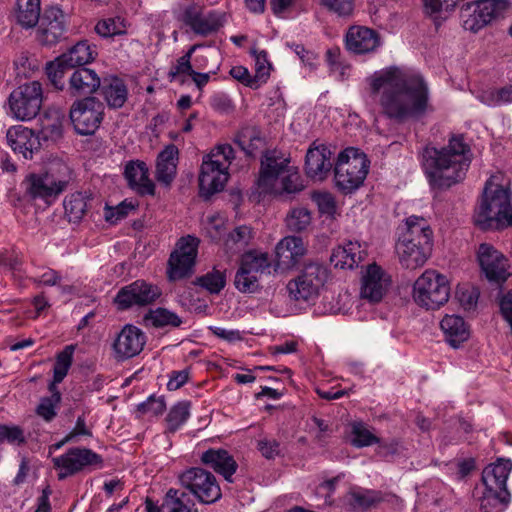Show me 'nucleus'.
<instances>
[{
    "mask_svg": "<svg viewBox=\"0 0 512 512\" xmlns=\"http://www.w3.org/2000/svg\"><path fill=\"white\" fill-rule=\"evenodd\" d=\"M331 155L330 149L325 145L311 146L305 158L307 176L313 179H324L333 166Z\"/></svg>",
    "mask_w": 512,
    "mask_h": 512,
    "instance_id": "27",
    "label": "nucleus"
},
{
    "mask_svg": "<svg viewBox=\"0 0 512 512\" xmlns=\"http://www.w3.org/2000/svg\"><path fill=\"white\" fill-rule=\"evenodd\" d=\"M181 485L202 504H213L221 499V488L215 476L200 467H192L179 477Z\"/></svg>",
    "mask_w": 512,
    "mask_h": 512,
    "instance_id": "9",
    "label": "nucleus"
},
{
    "mask_svg": "<svg viewBox=\"0 0 512 512\" xmlns=\"http://www.w3.org/2000/svg\"><path fill=\"white\" fill-rule=\"evenodd\" d=\"M208 156L214 160L216 159L218 161L225 162L228 169L231 160L234 158V150L231 145L223 144L217 146L210 154H208Z\"/></svg>",
    "mask_w": 512,
    "mask_h": 512,
    "instance_id": "62",
    "label": "nucleus"
},
{
    "mask_svg": "<svg viewBox=\"0 0 512 512\" xmlns=\"http://www.w3.org/2000/svg\"><path fill=\"white\" fill-rule=\"evenodd\" d=\"M45 70L49 81L58 90L65 88L66 81L64 78L69 72H72L71 67L60 61V56L54 61L47 63Z\"/></svg>",
    "mask_w": 512,
    "mask_h": 512,
    "instance_id": "45",
    "label": "nucleus"
},
{
    "mask_svg": "<svg viewBox=\"0 0 512 512\" xmlns=\"http://www.w3.org/2000/svg\"><path fill=\"white\" fill-rule=\"evenodd\" d=\"M256 447L261 455L268 460L275 459L281 453L280 443L275 439L267 437L259 439Z\"/></svg>",
    "mask_w": 512,
    "mask_h": 512,
    "instance_id": "59",
    "label": "nucleus"
},
{
    "mask_svg": "<svg viewBox=\"0 0 512 512\" xmlns=\"http://www.w3.org/2000/svg\"><path fill=\"white\" fill-rule=\"evenodd\" d=\"M185 493H180L176 489H169L165 496V503L171 505L169 512H198V510L192 509L184 503Z\"/></svg>",
    "mask_w": 512,
    "mask_h": 512,
    "instance_id": "56",
    "label": "nucleus"
},
{
    "mask_svg": "<svg viewBox=\"0 0 512 512\" xmlns=\"http://www.w3.org/2000/svg\"><path fill=\"white\" fill-rule=\"evenodd\" d=\"M311 221V212L304 207L292 208L285 218L286 227L293 232L305 231L311 225Z\"/></svg>",
    "mask_w": 512,
    "mask_h": 512,
    "instance_id": "44",
    "label": "nucleus"
},
{
    "mask_svg": "<svg viewBox=\"0 0 512 512\" xmlns=\"http://www.w3.org/2000/svg\"><path fill=\"white\" fill-rule=\"evenodd\" d=\"M481 271L490 283L501 286L510 276L508 259L492 245L482 243L477 251Z\"/></svg>",
    "mask_w": 512,
    "mask_h": 512,
    "instance_id": "18",
    "label": "nucleus"
},
{
    "mask_svg": "<svg viewBox=\"0 0 512 512\" xmlns=\"http://www.w3.org/2000/svg\"><path fill=\"white\" fill-rule=\"evenodd\" d=\"M508 7L507 0H480L461 7L462 25L465 30L478 32Z\"/></svg>",
    "mask_w": 512,
    "mask_h": 512,
    "instance_id": "12",
    "label": "nucleus"
},
{
    "mask_svg": "<svg viewBox=\"0 0 512 512\" xmlns=\"http://www.w3.org/2000/svg\"><path fill=\"white\" fill-rule=\"evenodd\" d=\"M200 47L199 44L192 45L189 50L176 60V63L170 68L168 77L173 81L179 77L191 76L193 73L192 55L195 50Z\"/></svg>",
    "mask_w": 512,
    "mask_h": 512,
    "instance_id": "47",
    "label": "nucleus"
},
{
    "mask_svg": "<svg viewBox=\"0 0 512 512\" xmlns=\"http://www.w3.org/2000/svg\"><path fill=\"white\" fill-rule=\"evenodd\" d=\"M368 95L378 112L389 120L404 123L419 119L429 107V88L415 72L390 66L367 78Z\"/></svg>",
    "mask_w": 512,
    "mask_h": 512,
    "instance_id": "1",
    "label": "nucleus"
},
{
    "mask_svg": "<svg viewBox=\"0 0 512 512\" xmlns=\"http://www.w3.org/2000/svg\"><path fill=\"white\" fill-rule=\"evenodd\" d=\"M349 504L353 509L368 510L383 500L379 491L355 489L349 492Z\"/></svg>",
    "mask_w": 512,
    "mask_h": 512,
    "instance_id": "42",
    "label": "nucleus"
},
{
    "mask_svg": "<svg viewBox=\"0 0 512 512\" xmlns=\"http://www.w3.org/2000/svg\"><path fill=\"white\" fill-rule=\"evenodd\" d=\"M229 178L225 162L214 160L206 155L199 174L200 195L206 199L224 189Z\"/></svg>",
    "mask_w": 512,
    "mask_h": 512,
    "instance_id": "19",
    "label": "nucleus"
},
{
    "mask_svg": "<svg viewBox=\"0 0 512 512\" xmlns=\"http://www.w3.org/2000/svg\"><path fill=\"white\" fill-rule=\"evenodd\" d=\"M134 206L132 204H127L122 202L117 207H108L105 211V219L110 223H116L119 220L125 218L129 211L133 210Z\"/></svg>",
    "mask_w": 512,
    "mask_h": 512,
    "instance_id": "60",
    "label": "nucleus"
},
{
    "mask_svg": "<svg viewBox=\"0 0 512 512\" xmlns=\"http://www.w3.org/2000/svg\"><path fill=\"white\" fill-rule=\"evenodd\" d=\"M201 461L228 482H232V476L238 468L233 456L225 449H208L201 455Z\"/></svg>",
    "mask_w": 512,
    "mask_h": 512,
    "instance_id": "30",
    "label": "nucleus"
},
{
    "mask_svg": "<svg viewBox=\"0 0 512 512\" xmlns=\"http://www.w3.org/2000/svg\"><path fill=\"white\" fill-rule=\"evenodd\" d=\"M100 89L101 95L110 108H121L127 101V86L122 79L116 76L104 78Z\"/></svg>",
    "mask_w": 512,
    "mask_h": 512,
    "instance_id": "33",
    "label": "nucleus"
},
{
    "mask_svg": "<svg viewBox=\"0 0 512 512\" xmlns=\"http://www.w3.org/2000/svg\"><path fill=\"white\" fill-rule=\"evenodd\" d=\"M61 401V393H54L49 397H43L37 406L36 413L45 421L50 422L56 416V408Z\"/></svg>",
    "mask_w": 512,
    "mask_h": 512,
    "instance_id": "53",
    "label": "nucleus"
},
{
    "mask_svg": "<svg viewBox=\"0 0 512 512\" xmlns=\"http://www.w3.org/2000/svg\"><path fill=\"white\" fill-rule=\"evenodd\" d=\"M321 4L339 17L350 16L354 10V0H321Z\"/></svg>",
    "mask_w": 512,
    "mask_h": 512,
    "instance_id": "57",
    "label": "nucleus"
},
{
    "mask_svg": "<svg viewBox=\"0 0 512 512\" xmlns=\"http://www.w3.org/2000/svg\"><path fill=\"white\" fill-rule=\"evenodd\" d=\"M100 86L101 79L95 70L80 67L69 74L66 91L72 97H81L93 94Z\"/></svg>",
    "mask_w": 512,
    "mask_h": 512,
    "instance_id": "25",
    "label": "nucleus"
},
{
    "mask_svg": "<svg viewBox=\"0 0 512 512\" xmlns=\"http://www.w3.org/2000/svg\"><path fill=\"white\" fill-rule=\"evenodd\" d=\"M369 164L366 155L358 148H346L340 152L335 163L336 186L345 193L358 189L368 174Z\"/></svg>",
    "mask_w": 512,
    "mask_h": 512,
    "instance_id": "5",
    "label": "nucleus"
},
{
    "mask_svg": "<svg viewBox=\"0 0 512 512\" xmlns=\"http://www.w3.org/2000/svg\"><path fill=\"white\" fill-rule=\"evenodd\" d=\"M97 56L96 46H91L87 40L77 42L67 52L60 55V61L72 69L85 67Z\"/></svg>",
    "mask_w": 512,
    "mask_h": 512,
    "instance_id": "34",
    "label": "nucleus"
},
{
    "mask_svg": "<svg viewBox=\"0 0 512 512\" xmlns=\"http://www.w3.org/2000/svg\"><path fill=\"white\" fill-rule=\"evenodd\" d=\"M285 172H287V175L282 178L281 187L279 188L281 195L283 193L295 194L302 191L304 189V184L300 174L296 170H292L289 167V164L287 165Z\"/></svg>",
    "mask_w": 512,
    "mask_h": 512,
    "instance_id": "55",
    "label": "nucleus"
},
{
    "mask_svg": "<svg viewBox=\"0 0 512 512\" xmlns=\"http://www.w3.org/2000/svg\"><path fill=\"white\" fill-rule=\"evenodd\" d=\"M391 285V278L382 267L376 263L367 266L362 277L360 295L370 303L382 300Z\"/></svg>",
    "mask_w": 512,
    "mask_h": 512,
    "instance_id": "21",
    "label": "nucleus"
},
{
    "mask_svg": "<svg viewBox=\"0 0 512 512\" xmlns=\"http://www.w3.org/2000/svg\"><path fill=\"white\" fill-rule=\"evenodd\" d=\"M43 89L39 81L24 83L14 89L8 98L11 115L17 120L34 119L42 107Z\"/></svg>",
    "mask_w": 512,
    "mask_h": 512,
    "instance_id": "7",
    "label": "nucleus"
},
{
    "mask_svg": "<svg viewBox=\"0 0 512 512\" xmlns=\"http://www.w3.org/2000/svg\"><path fill=\"white\" fill-rule=\"evenodd\" d=\"M161 296V290L144 280H136L122 287L115 296L114 302L120 310L133 306H147Z\"/></svg>",
    "mask_w": 512,
    "mask_h": 512,
    "instance_id": "17",
    "label": "nucleus"
},
{
    "mask_svg": "<svg viewBox=\"0 0 512 512\" xmlns=\"http://www.w3.org/2000/svg\"><path fill=\"white\" fill-rule=\"evenodd\" d=\"M53 464L59 469L58 479L64 480L81 471H92L103 467V458L88 448H71L63 455L53 458Z\"/></svg>",
    "mask_w": 512,
    "mask_h": 512,
    "instance_id": "10",
    "label": "nucleus"
},
{
    "mask_svg": "<svg viewBox=\"0 0 512 512\" xmlns=\"http://www.w3.org/2000/svg\"><path fill=\"white\" fill-rule=\"evenodd\" d=\"M234 285L242 293H254L259 289V278L239 267L234 278Z\"/></svg>",
    "mask_w": 512,
    "mask_h": 512,
    "instance_id": "54",
    "label": "nucleus"
},
{
    "mask_svg": "<svg viewBox=\"0 0 512 512\" xmlns=\"http://www.w3.org/2000/svg\"><path fill=\"white\" fill-rule=\"evenodd\" d=\"M179 151L173 145H167L157 156L155 177L157 181L168 187L176 177Z\"/></svg>",
    "mask_w": 512,
    "mask_h": 512,
    "instance_id": "31",
    "label": "nucleus"
},
{
    "mask_svg": "<svg viewBox=\"0 0 512 512\" xmlns=\"http://www.w3.org/2000/svg\"><path fill=\"white\" fill-rule=\"evenodd\" d=\"M271 65L267 60V53L265 51H260L255 55V75H254V84H252V89L259 88L263 83H265L270 75Z\"/></svg>",
    "mask_w": 512,
    "mask_h": 512,
    "instance_id": "52",
    "label": "nucleus"
},
{
    "mask_svg": "<svg viewBox=\"0 0 512 512\" xmlns=\"http://www.w3.org/2000/svg\"><path fill=\"white\" fill-rule=\"evenodd\" d=\"M472 150L463 134H453L447 145L423 150V168L431 187L447 189L461 182L472 161Z\"/></svg>",
    "mask_w": 512,
    "mask_h": 512,
    "instance_id": "2",
    "label": "nucleus"
},
{
    "mask_svg": "<svg viewBox=\"0 0 512 512\" xmlns=\"http://www.w3.org/2000/svg\"><path fill=\"white\" fill-rule=\"evenodd\" d=\"M21 446L26 443L24 430L17 425L0 424V443Z\"/></svg>",
    "mask_w": 512,
    "mask_h": 512,
    "instance_id": "51",
    "label": "nucleus"
},
{
    "mask_svg": "<svg viewBox=\"0 0 512 512\" xmlns=\"http://www.w3.org/2000/svg\"><path fill=\"white\" fill-rule=\"evenodd\" d=\"M415 303L426 310H437L450 297V286L447 277L436 270H425L413 285Z\"/></svg>",
    "mask_w": 512,
    "mask_h": 512,
    "instance_id": "6",
    "label": "nucleus"
},
{
    "mask_svg": "<svg viewBox=\"0 0 512 512\" xmlns=\"http://www.w3.org/2000/svg\"><path fill=\"white\" fill-rule=\"evenodd\" d=\"M68 182L50 173H31L22 182L25 196L33 201L52 204L66 189Z\"/></svg>",
    "mask_w": 512,
    "mask_h": 512,
    "instance_id": "14",
    "label": "nucleus"
},
{
    "mask_svg": "<svg viewBox=\"0 0 512 512\" xmlns=\"http://www.w3.org/2000/svg\"><path fill=\"white\" fill-rule=\"evenodd\" d=\"M270 265L267 253L250 251L242 256L240 268L260 278L263 273L269 270Z\"/></svg>",
    "mask_w": 512,
    "mask_h": 512,
    "instance_id": "41",
    "label": "nucleus"
},
{
    "mask_svg": "<svg viewBox=\"0 0 512 512\" xmlns=\"http://www.w3.org/2000/svg\"><path fill=\"white\" fill-rule=\"evenodd\" d=\"M327 277V269L322 264H307L297 278L288 282L287 290L290 298L304 302L315 299Z\"/></svg>",
    "mask_w": 512,
    "mask_h": 512,
    "instance_id": "8",
    "label": "nucleus"
},
{
    "mask_svg": "<svg viewBox=\"0 0 512 512\" xmlns=\"http://www.w3.org/2000/svg\"><path fill=\"white\" fill-rule=\"evenodd\" d=\"M345 44L347 50L354 54H366L375 51L381 45V41L375 30L353 26L346 34Z\"/></svg>",
    "mask_w": 512,
    "mask_h": 512,
    "instance_id": "26",
    "label": "nucleus"
},
{
    "mask_svg": "<svg viewBox=\"0 0 512 512\" xmlns=\"http://www.w3.org/2000/svg\"><path fill=\"white\" fill-rule=\"evenodd\" d=\"M190 416V402L176 403L166 416L167 427L170 432L177 431Z\"/></svg>",
    "mask_w": 512,
    "mask_h": 512,
    "instance_id": "46",
    "label": "nucleus"
},
{
    "mask_svg": "<svg viewBox=\"0 0 512 512\" xmlns=\"http://www.w3.org/2000/svg\"><path fill=\"white\" fill-rule=\"evenodd\" d=\"M432 247L433 231L429 222L422 216L407 217L395 246L401 265L407 269L423 266Z\"/></svg>",
    "mask_w": 512,
    "mask_h": 512,
    "instance_id": "3",
    "label": "nucleus"
},
{
    "mask_svg": "<svg viewBox=\"0 0 512 512\" xmlns=\"http://www.w3.org/2000/svg\"><path fill=\"white\" fill-rule=\"evenodd\" d=\"M147 324L156 328H177L183 323L182 318L167 308L158 307L150 309L144 316Z\"/></svg>",
    "mask_w": 512,
    "mask_h": 512,
    "instance_id": "40",
    "label": "nucleus"
},
{
    "mask_svg": "<svg viewBox=\"0 0 512 512\" xmlns=\"http://www.w3.org/2000/svg\"><path fill=\"white\" fill-rule=\"evenodd\" d=\"M69 116L78 134L92 135L103 120L104 105L99 99L87 96L72 104Z\"/></svg>",
    "mask_w": 512,
    "mask_h": 512,
    "instance_id": "11",
    "label": "nucleus"
},
{
    "mask_svg": "<svg viewBox=\"0 0 512 512\" xmlns=\"http://www.w3.org/2000/svg\"><path fill=\"white\" fill-rule=\"evenodd\" d=\"M352 439L351 443L355 447H365L378 443L377 438L363 423L356 422L352 425Z\"/></svg>",
    "mask_w": 512,
    "mask_h": 512,
    "instance_id": "50",
    "label": "nucleus"
},
{
    "mask_svg": "<svg viewBox=\"0 0 512 512\" xmlns=\"http://www.w3.org/2000/svg\"><path fill=\"white\" fill-rule=\"evenodd\" d=\"M145 343V333L132 324H126L113 342L114 357L119 361L135 357L143 350Z\"/></svg>",
    "mask_w": 512,
    "mask_h": 512,
    "instance_id": "20",
    "label": "nucleus"
},
{
    "mask_svg": "<svg viewBox=\"0 0 512 512\" xmlns=\"http://www.w3.org/2000/svg\"><path fill=\"white\" fill-rule=\"evenodd\" d=\"M40 0H17L15 17L23 28H32L40 20Z\"/></svg>",
    "mask_w": 512,
    "mask_h": 512,
    "instance_id": "37",
    "label": "nucleus"
},
{
    "mask_svg": "<svg viewBox=\"0 0 512 512\" xmlns=\"http://www.w3.org/2000/svg\"><path fill=\"white\" fill-rule=\"evenodd\" d=\"M366 255V249L358 241H349L333 250L330 261L336 268L353 269Z\"/></svg>",
    "mask_w": 512,
    "mask_h": 512,
    "instance_id": "32",
    "label": "nucleus"
},
{
    "mask_svg": "<svg viewBox=\"0 0 512 512\" xmlns=\"http://www.w3.org/2000/svg\"><path fill=\"white\" fill-rule=\"evenodd\" d=\"M252 238V228L247 225H241L228 234L225 240V247L228 251L235 253L248 246Z\"/></svg>",
    "mask_w": 512,
    "mask_h": 512,
    "instance_id": "43",
    "label": "nucleus"
},
{
    "mask_svg": "<svg viewBox=\"0 0 512 512\" xmlns=\"http://www.w3.org/2000/svg\"><path fill=\"white\" fill-rule=\"evenodd\" d=\"M166 405L163 398H156L150 396L146 401L138 404L137 411L144 414H151L152 416H159L165 411Z\"/></svg>",
    "mask_w": 512,
    "mask_h": 512,
    "instance_id": "58",
    "label": "nucleus"
},
{
    "mask_svg": "<svg viewBox=\"0 0 512 512\" xmlns=\"http://www.w3.org/2000/svg\"><path fill=\"white\" fill-rule=\"evenodd\" d=\"M290 159L276 150L266 151L261 160V169L257 180L260 194L281 195L277 187L278 178L285 172Z\"/></svg>",
    "mask_w": 512,
    "mask_h": 512,
    "instance_id": "15",
    "label": "nucleus"
},
{
    "mask_svg": "<svg viewBox=\"0 0 512 512\" xmlns=\"http://www.w3.org/2000/svg\"><path fill=\"white\" fill-rule=\"evenodd\" d=\"M65 116L56 108L47 109L39 118V136L45 141H56L62 136Z\"/></svg>",
    "mask_w": 512,
    "mask_h": 512,
    "instance_id": "36",
    "label": "nucleus"
},
{
    "mask_svg": "<svg viewBox=\"0 0 512 512\" xmlns=\"http://www.w3.org/2000/svg\"><path fill=\"white\" fill-rule=\"evenodd\" d=\"M318 209L323 214L331 215L335 212L336 205L334 198L329 193H319L314 196Z\"/></svg>",
    "mask_w": 512,
    "mask_h": 512,
    "instance_id": "63",
    "label": "nucleus"
},
{
    "mask_svg": "<svg viewBox=\"0 0 512 512\" xmlns=\"http://www.w3.org/2000/svg\"><path fill=\"white\" fill-rule=\"evenodd\" d=\"M440 326L447 342L454 348H458L469 338L468 326L464 319L458 315H446L441 320Z\"/></svg>",
    "mask_w": 512,
    "mask_h": 512,
    "instance_id": "35",
    "label": "nucleus"
},
{
    "mask_svg": "<svg viewBox=\"0 0 512 512\" xmlns=\"http://www.w3.org/2000/svg\"><path fill=\"white\" fill-rule=\"evenodd\" d=\"M95 31L101 37H114L126 33V25L121 17H111L98 21Z\"/></svg>",
    "mask_w": 512,
    "mask_h": 512,
    "instance_id": "48",
    "label": "nucleus"
},
{
    "mask_svg": "<svg viewBox=\"0 0 512 512\" xmlns=\"http://www.w3.org/2000/svg\"><path fill=\"white\" fill-rule=\"evenodd\" d=\"M6 137L12 150L26 160L32 159L41 148L40 136L22 125L8 129Z\"/></svg>",
    "mask_w": 512,
    "mask_h": 512,
    "instance_id": "23",
    "label": "nucleus"
},
{
    "mask_svg": "<svg viewBox=\"0 0 512 512\" xmlns=\"http://www.w3.org/2000/svg\"><path fill=\"white\" fill-rule=\"evenodd\" d=\"M199 239L192 235L181 237L168 260V277L172 281L189 277L193 273Z\"/></svg>",
    "mask_w": 512,
    "mask_h": 512,
    "instance_id": "13",
    "label": "nucleus"
},
{
    "mask_svg": "<svg viewBox=\"0 0 512 512\" xmlns=\"http://www.w3.org/2000/svg\"><path fill=\"white\" fill-rule=\"evenodd\" d=\"M89 196L82 192L67 195L64 199L65 216L71 223H79L88 211Z\"/></svg>",
    "mask_w": 512,
    "mask_h": 512,
    "instance_id": "39",
    "label": "nucleus"
},
{
    "mask_svg": "<svg viewBox=\"0 0 512 512\" xmlns=\"http://www.w3.org/2000/svg\"><path fill=\"white\" fill-rule=\"evenodd\" d=\"M181 20L195 34L208 36L224 25L225 14L215 10L204 13L202 6L192 3L183 9Z\"/></svg>",
    "mask_w": 512,
    "mask_h": 512,
    "instance_id": "16",
    "label": "nucleus"
},
{
    "mask_svg": "<svg viewBox=\"0 0 512 512\" xmlns=\"http://www.w3.org/2000/svg\"><path fill=\"white\" fill-rule=\"evenodd\" d=\"M511 502L509 491H499L485 488L479 499L481 512H503Z\"/></svg>",
    "mask_w": 512,
    "mask_h": 512,
    "instance_id": "38",
    "label": "nucleus"
},
{
    "mask_svg": "<svg viewBox=\"0 0 512 512\" xmlns=\"http://www.w3.org/2000/svg\"><path fill=\"white\" fill-rule=\"evenodd\" d=\"M307 252L306 246L300 237L286 236L281 239L276 247V266L282 270L296 267Z\"/></svg>",
    "mask_w": 512,
    "mask_h": 512,
    "instance_id": "24",
    "label": "nucleus"
},
{
    "mask_svg": "<svg viewBox=\"0 0 512 512\" xmlns=\"http://www.w3.org/2000/svg\"><path fill=\"white\" fill-rule=\"evenodd\" d=\"M211 107L219 113H229L234 106L231 99L224 93H217L210 99Z\"/></svg>",
    "mask_w": 512,
    "mask_h": 512,
    "instance_id": "61",
    "label": "nucleus"
},
{
    "mask_svg": "<svg viewBox=\"0 0 512 512\" xmlns=\"http://www.w3.org/2000/svg\"><path fill=\"white\" fill-rule=\"evenodd\" d=\"M512 471V462L509 459L499 458L487 465L482 472V482L485 488L509 491L507 480Z\"/></svg>",
    "mask_w": 512,
    "mask_h": 512,
    "instance_id": "29",
    "label": "nucleus"
},
{
    "mask_svg": "<svg viewBox=\"0 0 512 512\" xmlns=\"http://www.w3.org/2000/svg\"><path fill=\"white\" fill-rule=\"evenodd\" d=\"M474 222L482 230H500L512 226L509 189L487 181L482 200L475 211Z\"/></svg>",
    "mask_w": 512,
    "mask_h": 512,
    "instance_id": "4",
    "label": "nucleus"
},
{
    "mask_svg": "<svg viewBox=\"0 0 512 512\" xmlns=\"http://www.w3.org/2000/svg\"><path fill=\"white\" fill-rule=\"evenodd\" d=\"M39 21L38 38L42 44L54 45L64 38L66 32L65 16L59 7L46 8Z\"/></svg>",
    "mask_w": 512,
    "mask_h": 512,
    "instance_id": "22",
    "label": "nucleus"
},
{
    "mask_svg": "<svg viewBox=\"0 0 512 512\" xmlns=\"http://www.w3.org/2000/svg\"><path fill=\"white\" fill-rule=\"evenodd\" d=\"M125 179L129 187L136 190L141 195H154L155 185L149 179L148 167L143 161H129L125 165Z\"/></svg>",
    "mask_w": 512,
    "mask_h": 512,
    "instance_id": "28",
    "label": "nucleus"
},
{
    "mask_svg": "<svg viewBox=\"0 0 512 512\" xmlns=\"http://www.w3.org/2000/svg\"><path fill=\"white\" fill-rule=\"evenodd\" d=\"M196 284L205 288L211 294H218L226 284L225 273L213 269L205 275L198 277Z\"/></svg>",
    "mask_w": 512,
    "mask_h": 512,
    "instance_id": "49",
    "label": "nucleus"
},
{
    "mask_svg": "<svg viewBox=\"0 0 512 512\" xmlns=\"http://www.w3.org/2000/svg\"><path fill=\"white\" fill-rule=\"evenodd\" d=\"M500 311L504 320L509 324L512 333V290L508 291L500 299Z\"/></svg>",
    "mask_w": 512,
    "mask_h": 512,
    "instance_id": "64",
    "label": "nucleus"
}]
</instances>
